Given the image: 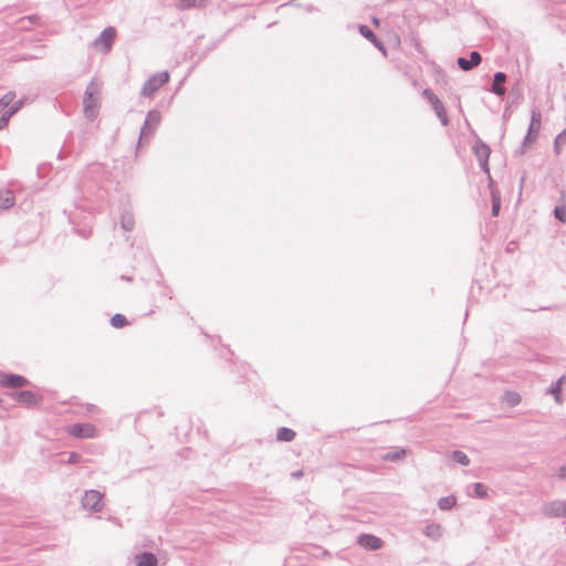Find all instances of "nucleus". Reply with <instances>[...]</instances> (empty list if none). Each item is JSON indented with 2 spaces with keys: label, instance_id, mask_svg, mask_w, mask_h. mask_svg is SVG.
Wrapping results in <instances>:
<instances>
[{
  "label": "nucleus",
  "instance_id": "f257e3e1",
  "mask_svg": "<svg viewBox=\"0 0 566 566\" xmlns=\"http://www.w3.org/2000/svg\"><path fill=\"white\" fill-rule=\"evenodd\" d=\"M161 122V113L157 109H151L147 113L144 125L140 129L139 143L143 140H149L156 132L158 125Z\"/></svg>",
  "mask_w": 566,
  "mask_h": 566
},
{
  "label": "nucleus",
  "instance_id": "f03ea898",
  "mask_svg": "<svg viewBox=\"0 0 566 566\" xmlns=\"http://www.w3.org/2000/svg\"><path fill=\"white\" fill-rule=\"evenodd\" d=\"M169 73L167 71L159 72L151 75L143 85L140 95L142 96H151L154 95L161 86H164L169 81Z\"/></svg>",
  "mask_w": 566,
  "mask_h": 566
},
{
  "label": "nucleus",
  "instance_id": "7ed1b4c3",
  "mask_svg": "<svg viewBox=\"0 0 566 566\" xmlns=\"http://www.w3.org/2000/svg\"><path fill=\"white\" fill-rule=\"evenodd\" d=\"M96 87H97V84L94 81H92L87 85L85 93H84V97H83L84 114H85V117L88 118L90 120H93L96 117L95 108H96V104H97V98L94 96Z\"/></svg>",
  "mask_w": 566,
  "mask_h": 566
},
{
  "label": "nucleus",
  "instance_id": "20e7f679",
  "mask_svg": "<svg viewBox=\"0 0 566 566\" xmlns=\"http://www.w3.org/2000/svg\"><path fill=\"white\" fill-rule=\"evenodd\" d=\"M542 512L547 517H566V500H554L542 506Z\"/></svg>",
  "mask_w": 566,
  "mask_h": 566
},
{
  "label": "nucleus",
  "instance_id": "39448f33",
  "mask_svg": "<svg viewBox=\"0 0 566 566\" xmlns=\"http://www.w3.org/2000/svg\"><path fill=\"white\" fill-rule=\"evenodd\" d=\"M102 499H103V494L99 491H96V490L85 491V493L82 497V506L85 510L101 512L102 511V505H101Z\"/></svg>",
  "mask_w": 566,
  "mask_h": 566
},
{
  "label": "nucleus",
  "instance_id": "423d86ee",
  "mask_svg": "<svg viewBox=\"0 0 566 566\" xmlns=\"http://www.w3.org/2000/svg\"><path fill=\"white\" fill-rule=\"evenodd\" d=\"M474 155L476 156L481 169L490 175V168H489V158L491 154V148L483 142L479 140L473 146Z\"/></svg>",
  "mask_w": 566,
  "mask_h": 566
},
{
  "label": "nucleus",
  "instance_id": "0eeeda50",
  "mask_svg": "<svg viewBox=\"0 0 566 566\" xmlns=\"http://www.w3.org/2000/svg\"><path fill=\"white\" fill-rule=\"evenodd\" d=\"M116 38V30L113 27L105 28L99 35L94 40L96 49L102 48L105 52L112 49V44Z\"/></svg>",
  "mask_w": 566,
  "mask_h": 566
},
{
  "label": "nucleus",
  "instance_id": "6e6552de",
  "mask_svg": "<svg viewBox=\"0 0 566 566\" xmlns=\"http://www.w3.org/2000/svg\"><path fill=\"white\" fill-rule=\"evenodd\" d=\"M11 397L27 407L36 406L42 401L41 396L30 390L15 391L11 395Z\"/></svg>",
  "mask_w": 566,
  "mask_h": 566
},
{
  "label": "nucleus",
  "instance_id": "1a4fd4ad",
  "mask_svg": "<svg viewBox=\"0 0 566 566\" xmlns=\"http://www.w3.org/2000/svg\"><path fill=\"white\" fill-rule=\"evenodd\" d=\"M0 384L3 387H8V388H21V387L28 385L29 380L25 377L21 376V375L2 374L1 375V379H0Z\"/></svg>",
  "mask_w": 566,
  "mask_h": 566
},
{
  "label": "nucleus",
  "instance_id": "9d476101",
  "mask_svg": "<svg viewBox=\"0 0 566 566\" xmlns=\"http://www.w3.org/2000/svg\"><path fill=\"white\" fill-rule=\"evenodd\" d=\"M69 432L71 436L80 439L92 438L95 434V427L90 423H75L70 428Z\"/></svg>",
  "mask_w": 566,
  "mask_h": 566
},
{
  "label": "nucleus",
  "instance_id": "9b49d317",
  "mask_svg": "<svg viewBox=\"0 0 566 566\" xmlns=\"http://www.w3.org/2000/svg\"><path fill=\"white\" fill-rule=\"evenodd\" d=\"M481 61V54L478 51H472L470 53V59L460 56L457 60V64L462 71H471L472 69L476 67Z\"/></svg>",
  "mask_w": 566,
  "mask_h": 566
},
{
  "label": "nucleus",
  "instance_id": "f8f14e48",
  "mask_svg": "<svg viewBox=\"0 0 566 566\" xmlns=\"http://www.w3.org/2000/svg\"><path fill=\"white\" fill-rule=\"evenodd\" d=\"M357 544L369 551H377L382 546V541L371 534H360L357 537Z\"/></svg>",
  "mask_w": 566,
  "mask_h": 566
},
{
  "label": "nucleus",
  "instance_id": "ddd939ff",
  "mask_svg": "<svg viewBox=\"0 0 566 566\" xmlns=\"http://www.w3.org/2000/svg\"><path fill=\"white\" fill-rule=\"evenodd\" d=\"M506 81V74L503 72H496L493 76V83L491 86V92L496 96H503L506 93L504 87V83Z\"/></svg>",
  "mask_w": 566,
  "mask_h": 566
},
{
  "label": "nucleus",
  "instance_id": "4468645a",
  "mask_svg": "<svg viewBox=\"0 0 566 566\" xmlns=\"http://www.w3.org/2000/svg\"><path fill=\"white\" fill-rule=\"evenodd\" d=\"M429 103L431 104L433 111L436 112L437 116L439 117L441 124L443 126H447L449 124L448 115H447L444 106H443L442 102L439 99V97L436 95L432 99H429Z\"/></svg>",
  "mask_w": 566,
  "mask_h": 566
},
{
  "label": "nucleus",
  "instance_id": "2eb2a0df",
  "mask_svg": "<svg viewBox=\"0 0 566 566\" xmlns=\"http://www.w3.org/2000/svg\"><path fill=\"white\" fill-rule=\"evenodd\" d=\"M135 560L137 566H156L158 563L156 555L149 552L137 554Z\"/></svg>",
  "mask_w": 566,
  "mask_h": 566
},
{
  "label": "nucleus",
  "instance_id": "dca6fc26",
  "mask_svg": "<svg viewBox=\"0 0 566 566\" xmlns=\"http://www.w3.org/2000/svg\"><path fill=\"white\" fill-rule=\"evenodd\" d=\"M541 123H542V113L538 107H534L531 111V123H530L527 132L538 135V132L541 129Z\"/></svg>",
  "mask_w": 566,
  "mask_h": 566
},
{
  "label": "nucleus",
  "instance_id": "f3484780",
  "mask_svg": "<svg viewBox=\"0 0 566 566\" xmlns=\"http://www.w3.org/2000/svg\"><path fill=\"white\" fill-rule=\"evenodd\" d=\"M408 452L409 451L403 448H392L391 450H389L387 453H385L382 455V459L385 461L396 462V461L401 460Z\"/></svg>",
  "mask_w": 566,
  "mask_h": 566
},
{
  "label": "nucleus",
  "instance_id": "a211bd4d",
  "mask_svg": "<svg viewBox=\"0 0 566 566\" xmlns=\"http://www.w3.org/2000/svg\"><path fill=\"white\" fill-rule=\"evenodd\" d=\"M14 205V196L10 190H0V208L9 209Z\"/></svg>",
  "mask_w": 566,
  "mask_h": 566
},
{
  "label": "nucleus",
  "instance_id": "6ab92c4d",
  "mask_svg": "<svg viewBox=\"0 0 566 566\" xmlns=\"http://www.w3.org/2000/svg\"><path fill=\"white\" fill-rule=\"evenodd\" d=\"M457 504V499L455 496L453 495H449V496H444V497H441L439 499L438 501V507L441 510V511H449L451 510L452 507H454Z\"/></svg>",
  "mask_w": 566,
  "mask_h": 566
},
{
  "label": "nucleus",
  "instance_id": "aec40b11",
  "mask_svg": "<svg viewBox=\"0 0 566 566\" xmlns=\"http://www.w3.org/2000/svg\"><path fill=\"white\" fill-rule=\"evenodd\" d=\"M424 535L433 539H438L442 535V528L439 524H429L424 527Z\"/></svg>",
  "mask_w": 566,
  "mask_h": 566
},
{
  "label": "nucleus",
  "instance_id": "412c9836",
  "mask_svg": "<svg viewBox=\"0 0 566 566\" xmlns=\"http://www.w3.org/2000/svg\"><path fill=\"white\" fill-rule=\"evenodd\" d=\"M295 432L290 428L282 427L276 432V439L279 441L290 442L294 439Z\"/></svg>",
  "mask_w": 566,
  "mask_h": 566
},
{
  "label": "nucleus",
  "instance_id": "4be33fe9",
  "mask_svg": "<svg viewBox=\"0 0 566 566\" xmlns=\"http://www.w3.org/2000/svg\"><path fill=\"white\" fill-rule=\"evenodd\" d=\"M206 6V0H178V8L181 10L190 8H201Z\"/></svg>",
  "mask_w": 566,
  "mask_h": 566
},
{
  "label": "nucleus",
  "instance_id": "5701e85b",
  "mask_svg": "<svg viewBox=\"0 0 566 566\" xmlns=\"http://www.w3.org/2000/svg\"><path fill=\"white\" fill-rule=\"evenodd\" d=\"M451 459H452L454 462H457V463H459V464H461V465H464V467H467V465H469V464H470V459H469V457H468L464 452H462V451H460V450H454V451H452V453H451Z\"/></svg>",
  "mask_w": 566,
  "mask_h": 566
},
{
  "label": "nucleus",
  "instance_id": "b1692460",
  "mask_svg": "<svg viewBox=\"0 0 566 566\" xmlns=\"http://www.w3.org/2000/svg\"><path fill=\"white\" fill-rule=\"evenodd\" d=\"M120 227L125 231H132L134 228V218L129 212H124L120 216Z\"/></svg>",
  "mask_w": 566,
  "mask_h": 566
},
{
  "label": "nucleus",
  "instance_id": "393cba45",
  "mask_svg": "<svg viewBox=\"0 0 566 566\" xmlns=\"http://www.w3.org/2000/svg\"><path fill=\"white\" fill-rule=\"evenodd\" d=\"M501 209V198L496 191H492V210L493 217H497Z\"/></svg>",
  "mask_w": 566,
  "mask_h": 566
},
{
  "label": "nucleus",
  "instance_id": "a878e982",
  "mask_svg": "<svg viewBox=\"0 0 566 566\" xmlns=\"http://www.w3.org/2000/svg\"><path fill=\"white\" fill-rule=\"evenodd\" d=\"M15 97V93L10 91V92H7L1 98H0V107L6 109L7 107H9L12 103H13V99Z\"/></svg>",
  "mask_w": 566,
  "mask_h": 566
},
{
  "label": "nucleus",
  "instance_id": "bb28decb",
  "mask_svg": "<svg viewBox=\"0 0 566 566\" xmlns=\"http://www.w3.org/2000/svg\"><path fill=\"white\" fill-rule=\"evenodd\" d=\"M537 139V135L531 132H527L526 136L523 139L522 146L520 148V154L525 151V148L531 146Z\"/></svg>",
  "mask_w": 566,
  "mask_h": 566
},
{
  "label": "nucleus",
  "instance_id": "cd10ccee",
  "mask_svg": "<svg viewBox=\"0 0 566 566\" xmlns=\"http://www.w3.org/2000/svg\"><path fill=\"white\" fill-rule=\"evenodd\" d=\"M111 324L116 328H122L128 324L126 317L122 314H115L111 318Z\"/></svg>",
  "mask_w": 566,
  "mask_h": 566
},
{
  "label": "nucleus",
  "instance_id": "c85d7f7f",
  "mask_svg": "<svg viewBox=\"0 0 566 566\" xmlns=\"http://www.w3.org/2000/svg\"><path fill=\"white\" fill-rule=\"evenodd\" d=\"M473 491H474V495L479 499H484L488 496V486L484 485L483 483H474L473 484Z\"/></svg>",
  "mask_w": 566,
  "mask_h": 566
},
{
  "label": "nucleus",
  "instance_id": "c756f323",
  "mask_svg": "<svg viewBox=\"0 0 566 566\" xmlns=\"http://www.w3.org/2000/svg\"><path fill=\"white\" fill-rule=\"evenodd\" d=\"M359 31L364 38L368 39L371 42H377V36L367 25H360Z\"/></svg>",
  "mask_w": 566,
  "mask_h": 566
},
{
  "label": "nucleus",
  "instance_id": "7c9ffc66",
  "mask_svg": "<svg viewBox=\"0 0 566 566\" xmlns=\"http://www.w3.org/2000/svg\"><path fill=\"white\" fill-rule=\"evenodd\" d=\"M563 378H559L556 382H554L551 388L548 389V392L553 395L557 402H559V391H560V384Z\"/></svg>",
  "mask_w": 566,
  "mask_h": 566
},
{
  "label": "nucleus",
  "instance_id": "2f4dec72",
  "mask_svg": "<svg viewBox=\"0 0 566 566\" xmlns=\"http://www.w3.org/2000/svg\"><path fill=\"white\" fill-rule=\"evenodd\" d=\"M554 216L557 220L566 223V207L558 206L554 209Z\"/></svg>",
  "mask_w": 566,
  "mask_h": 566
},
{
  "label": "nucleus",
  "instance_id": "473e14b6",
  "mask_svg": "<svg viewBox=\"0 0 566 566\" xmlns=\"http://www.w3.org/2000/svg\"><path fill=\"white\" fill-rule=\"evenodd\" d=\"M67 458L65 460H62V462L69 463V464H76L81 461V454L76 452H70L66 453Z\"/></svg>",
  "mask_w": 566,
  "mask_h": 566
},
{
  "label": "nucleus",
  "instance_id": "72a5a7b5",
  "mask_svg": "<svg viewBox=\"0 0 566 566\" xmlns=\"http://www.w3.org/2000/svg\"><path fill=\"white\" fill-rule=\"evenodd\" d=\"M506 400L510 406H515L520 402V396L514 392H507Z\"/></svg>",
  "mask_w": 566,
  "mask_h": 566
},
{
  "label": "nucleus",
  "instance_id": "f704fd0d",
  "mask_svg": "<svg viewBox=\"0 0 566 566\" xmlns=\"http://www.w3.org/2000/svg\"><path fill=\"white\" fill-rule=\"evenodd\" d=\"M9 120L10 118L4 113H2L0 116V130L8 126Z\"/></svg>",
  "mask_w": 566,
  "mask_h": 566
},
{
  "label": "nucleus",
  "instance_id": "c9c22d12",
  "mask_svg": "<svg viewBox=\"0 0 566 566\" xmlns=\"http://www.w3.org/2000/svg\"><path fill=\"white\" fill-rule=\"evenodd\" d=\"M3 113H4L9 118H11L14 114H17V113H18V111H17V109H14L12 105H10L9 107H7V108L3 111Z\"/></svg>",
  "mask_w": 566,
  "mask_h": 566
},
{
  "label": "nucleus",
  "instance_id": "e433bc0d",
  "mask_svg": "<svg viewBox=\"0 0 566 566\" xmlns=\"http://www.w3.org/2000/svg\"><path fill=\"white\" fill-rule=\"evenodd\" d=\"M3 113H4L9 118H11L14 114H17V113H18V111H17V109H14L12 105H10L9 107H7V108L3 111Z\"/></svg>",
  "mask_w": 566,
  "mask_h": 566
},
{
  "label": "nucleus",
  "instance_id": "4c0bfd02",
  "mask_svg": "<svg viewBox=\"0 0 566 566\" xmlns=\"http://www.w3.org/2000/svg\"><path fill=\"white\" fill-rule=\"evenodd\" d=\"M422 96L429 101L432 99L436 96V94L430 88H426L422 92Z\"/></svg>",
  "mask_w": 566,
  "mask_h": 566
},
{
  "label": "nucleus",
  "instance_id": "58836bf2",
  "mask_svg": "<svg viewBox=\"0 0 566 566\" xmlns=\"http://www.w3.org/2000/svg\"><path fill=\"white\" fill-rule=\"evenodd\" d=\"M556 137H557V142L566 143V128L560 134H558Z\"/></svg>",
  "mask_w": 566,
  "mask_h": 566
},
{
  "label": "nucleus",
  "instance_id": "ea45409f",
  "mask_svg": "<svg viewBox=\"0 0 566 566\" xmlns=\"http://www.w3.org/2000/svg\"><path fill=\"white\" fill-rule=\"evenodd\" d=\"M558 476L560 479H566V465H562L558 470Z\"/></svg>",
  "mask_w": 566,
  "mask_h": 566
},
{
  "label": "nucleus",
  "instance_id": "a19ab883",
  "mask_svg": "<svg viewBox=\"0 0 566 566\" xmlns=\"http://www.w3.org/2000/svg\"><path fill=\"white\" fill-rule=\"evenodd\" d=\"M11 105L13 106V108H14V109H17V111L19 112V111H20V108H21V107H22V105H23V101H22V99H21V101H18V102H15V103H13V104H11Z\"/></svg>",
  "mask_w": 566,
  "mask_h": 566
},
{
  "label": "nucleus",
  "instance_id": "79ce46f5",
  "mask_svg": "<svg viewBox=\"0 0 566 566\" xmlns=\"http://www.w3.org/2000/svg\"><path fill=\"white\" fill-rule=\"evenodd\" d=\"M564 144L563 142H557V137L555 138V142H554V149L556 151V154L559 153V146Z\"/></svg>",
  "mask_w": 566,
  "mask_h": 566
},
{
  "label": "nucleus",
  "instance_id": "37998d69",
  "mask_svg": "<svg viewBox=\"0 0 566 566\" xmlns=\"http://www.w3.org/2000/svg\"><path fill=\"white\" fill-rule=\"evenodd\" d=\"M564 144L563 142H557V137L555 138V142H554V149L556 151V154L559 153V146Z\"/></svg>",
  "mask_w": 566,
  "mask_h": 566
},
{
  "label": "nucleus",
  "instance_id": "c03bdc74",
  "mask_svg": "<svg viewBox=\"0 0 566 566\" xmlns=\"http://www.w3.org/2000/svg\"><path fill=\"white\" fill-rule=\"evenodd\" d=\"M303 475V472L302 471H296L294 473H292V476L295 478V479H298Z\"/></svg>",
  "mask_w": 566,
  "mask_h": 566
},
{
  "label": "nucleus",
  "instance_id": "a18cd8bd",
  "mask_svg": "<svg viewBox=\"0 0 566 566\" xmlns=\"http://www.w3.org/2000/svg\"><path fill=\"white\" fill-rule=\"evenodd\" d=\"M377 48L385 50L384 44L377 39V42H373Z\"/></svg>",
  "mask_w": 566,
  "mask_h": 566
},
{
  "label": "nucleus",
  "instance_id": "49530a36",
  "mask_svg": "<svg viewBox=\"0 0 566 566\" xmlns=\"http://www.w3.org/2000/svg\"><path fill=\"white\" fill-rule=\"evenodd\" d=\"M122 279L125 280V281H129L130 280V277H126V276H122Z\"/></svg>",
  "mask_w": 566,
  "mask_h": 566
},
{
  "label": "nucleus",
  "instance_id": "de8ad7c7",
  "mask_svg": "<svg viewBox=\"0 0 566 566\" xmlns=\"http://www.w3.org/2000/svg\"><path fill=\"white\" fill-rule=\"evenodd\" d=\"M3 111H4V109L0 107V114H2V113H3Z\"/></svg>",
  "mask_w": 566,
  "mask_h": 566
}]
</instances>
